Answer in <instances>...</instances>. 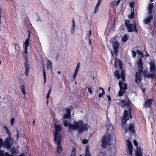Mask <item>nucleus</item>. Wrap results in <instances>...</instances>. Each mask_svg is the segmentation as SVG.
<instances>
[{
  "mask_svg": "<svg viewBox=\"0 0 156 156\" xmlns=\"http://www.w3.org/2000/svg\"><path fill=\"white\" fill-rule=\"evenodd\" d=\"M73 124L74 125H69V131L72 132L73 130L78 129V133L81 134L83 132L87 131L89 129V125L87 123L84 124L82 120H80L77 122L74 121Z\"/></svg>",
  "mask_w": 156,
  "mask_h": 156,
  "instance_id": "nucleus-1",
  "label": "nucleus"
},
{
  "mask_svg": "<svg viewBox=\"0 0 156 156\" xmlns=\"http://www.w3.org/2000/svg\"><path fill=\"white\" fill-rule=\"evenodd\" d=\"M137 65L140 69L138 70V71L136 73L135 81L136 83L139 85L141 83L142 78V73L143 69V62L141 58L139 59L137 62Z\"/></svg>",
  "mask_w": 156,
  "mask_h": 156,
  "instance_id": "nucleus-2",
  "label": "nucleus"
},
{
  "mask_svg": "<svg viewBox=\"0 0 156 156\" xmlns=\"http://www.w3.org/2000/svg\"><path fill=\"white\" fill-rule=\"evenodd\" d=\"M132 111V109L131 107L129 108L128 110H124L123 116L121 118L122 126V128H124L125 127V124L127 121L133 118L132 115L131 114Z\"/></svg>",
  "mask_w": 156,
  "mask_h": 156,
  "instance_id": "nucleus-3",
  "label": "nucleus"
},
{
  "mask_svg": "<svg viewBox=\"0 0 156 156\" xmlns=\"http://www.w3.org/2000/svg\"><path fill=\"white\" fill-rule=\"evenodd\" d=\"M119 44L118 41H115L113 42V48L114 53L116 56L115 58L114 65L116 67L118 66V60L116 57L118 55V52L119 51Z\"/></svg>",
  "mask_w": 156,
  "mask_h": 156,
  "instance_id": "nucleus-4",
  "label": "nucleus"
},
{
  "mask_svg": "<svg viewBox=\"0 0 156 156\" xmlns=\"http://www.w3.org/2000/svg\"><path fill=\"white\" fill-rule=\"evenodd\" d=\"M111 135L109 134L108 136L105 135L102 138L101 146L104 148H105L107 145H111Z\"/></svg>",
  "mask_w": 156,
  "mask_h": 156,
  "instance_id": "nucleus-5",
  "label": "nucleus"
},
{
  "mask_svg": "<svg viewBox=\"0 0 156 156\" xmlns=\"http://www.w3.org/2000/svg\"><path fill=\"white\" fill-rule=\"evenodd\" d=\"M119 85L120 90L119 92L118 95L119 96L121 97L126 92V90L127 89V84L126 83H124L123 82H121V80H120L119 81Z\"/></svg>",
  "mask_w": 156,
  "mask_h": 156,
  "instance_id": "nucleus-6",
  "label": "nucleus"
},
{
  "mask_svg": "<svg viewBox=\"0 0 156 156\" xmlns=\"http://www.w3.org/2000/svg\"><path fill=\"white\" fill-rule=\"evenodd\" d=\"M55 126V130L54 133V139H62V136L58 133L61 130V126L60 125L56 124Z\"/></svg>",
  "mask_w": 156,
  "mask_h": 156,
  "instance_id": "nucleus-7",
  "label": "nucleus"
},
{
  "mask_svg": "<svg viewBox=\"0 0 156 156\" xmlns=\"http://www.w3.org/2000/svg\"><path fill=\"white\" fill-rule=\"evenodd\" d=\"M54 140L55 144L57 145V152L58 154H60L63 151L61 145L62 139H55Z\"/></svg>",
  "mask_w": 156,
  "mask_h": 156,
  "instance_id": "nucleus-8",
  "label": "nucleus"
},
{
  "mask_svg": "<svg viewBox=\"0 0 156 156\" xmlns=\"http://www.w3.org/2000/svg\"><path fill=\"white\" fill-rule=\"evenodd\" d=\"M13 144V139L12 138H7L4 142V147L6 148L9 149Z\"/></svg>",
  "mask_w": 156,
  "mask_h": 156,
  "instance_id": "nucleus-9",
  "label": "nucleus"
},
{
  "mask_svg": "<svg viewBox=\"0 0 156 156\" xmlns=\"http://www.w3.org/2000/svg\"><path fill=\"white\" fill-rule=\"evenodd\" d=\"M73 109V107L72 106H70L69 107L66 108L64 109L66 112V113L63 116V119H69L71 117V112Z\"/></svg>",
  "mask_w": 156,
  "mask_h": 156,
  "instance_id": "nucleus-10",
  "label": "nucleus"
},
{
  "mask_svg": "<svg viewBox=\"0 0 156 156\" xmlns=\"http://www.w3.org/2000/svg\"><path fill=\"white\" fill-rule=\"evenodd\" d=\"M126 27L127 28L128 31L129 32L133 31L136 32L137 33H138V31L137 29V27L135 24L133 25L132 23L128 25Z\"/></svg>",
  "mask_w": 156,
  "mask_h": 156,
  "instance_id": "nucleus-11",
  "label": "nucleus"
},
{
  "mask_svg": "<svg viewBox=\"0 0 156 156\" xmlns=\"http://www.w3.org/2000/svg\"><path fill=\"white\" fill-rule=\"evenodd\" d=\"M26 62L24 63V67L25 68V74L26 76L28 77L29 72L30 66L28 64L27 58L26 57Z\"/></svg>",
  "mask_w": 156,
  "mask_h": 156,
  "instance_id": "nucleus-12",
  "label": "nucleus"
},
{
  "mask_svg": "<svg viewBox=\"0 0 156 156\" xmlns=\"http://www.w3.org/2000/svg\"><path fill=\"white\" fill-rule=\"evenodd\" d=\"M127 145L128 147V153L130 156L133 155V147L132 143L129 140H127Z\"/></svg>",
  "mask_w": 156,
  "mask_h": 156,
  "instance_id": "nucleus-13",
  "label": "nucleus"
},
{
  "mask_svg": "<svg viewBox=\"0 0 156 156\" xmlns=\"http://www.w3.org/2000/svg\"><path fill=\"white\" fill-rule=\"evenodd\" d=\"M128 101L127 102H126L125 99L121 101V102H120V103L121 104V106L122 107H125L126 106H127L128 108L129 107H130L129 106L130 101L129 99L128 98Z\"/></svg>",
  "mask_w": 156,
  "mask_h": 156,
  "instance_id": "nucleus-14",
  "label": "nucleus"
},
{
  "mask_svg": "<svg viewBox=\"0 0 156 156\" xmlns=\"http://www.w3.org/2000/svg\"><path fill=\"white\" fill-rule=\"evenodd\" d=\"M135 156H143L142 152L140 147H136L135 153Z\"/></svg>",
  "mask_w": 156,
  "mask_h": 156,
  "instance_id": "nucleus-15",
  "label": "nucleus"
},
{
  "mask_svg": "<svg viewBox=\"0 0 156 156\" xmlns=\"http://www.w3.org/2000/svg\"><path fill=\"white\" fill-rule=\"evenodd\" d=\"M153 100L152 99H149L145 101L144 104V107L145 108H150L152 105Z\"/></svg>",
  "mask_w": 156,
  "mask_h": 156,
  "instance_id": "nucleus-16",
  "label": "nucleus"
},
{
  "mask_svg": "<svg viewBox=\"0 0 156 156\" xmlns=\"http://www.w3.org/2000/svg\"><path fill=\"white\" fill-rule=\"evenodd\" d=\"M149 16L144 20V23L145 24H147L150 23L153 19V15L151 14H149Z\"/></svg>",
  "mask_w": 156,
  "mask_h": 156,
  "instance_id": "nucleus-17",
  "label": "nucleus"
},
{
  "mask_svg": "<svg viewBox=\"0 0 156 156\" xmlns=\"http://www.w3.org/2000/svg\"><path fill=\"white\" fill-rule=\"evenodd\" d=\"M150 70L151 73H154L156 71V67L154 62H151L150 63Z\"/></svg>",
  "mask_w": 156,
  "mask_h": 156,
  "instance_id": "nucleus-18",
  "label": "nucleus"
},
{
  "mask_svg": "<svg viewBox=\"0 0 156 156\" xmlns=\"http://www.w3.org/2000/svg\"><path fill=\"white\" fill-rule=\"evenodd\" d=\"M128 130L131 133H135V130L133 123H132L129 125L128 128Z\"/></svg>",
  "mask_w": 156,
  "mask_h": 156,
  "instance_id": "nucleus-19",
  "label": "nucleus"
},
{
  "mask_svg": "<svg viewBox=\"0 0 156 156\" xmlns=\"http://www.w3.org/2000/svg\"><path fill=\"white\" fill-rule=\"evenodd\" d=\"M153 3H150L149 4L148 8V11L149 14H151L152 13V9L154 7Z\"/></svg>",
  "mask_w": 156,
  "mask_h": 156,
  "instance_id": "nucleus-20",
  "label": "nucleus"
},
{
  "mask_svg": "<svg viewBox=\"0 0 156 156\" xmlns=\"http://www.w3.org/2000/svg\"><path fill=\"white\" fill-rule=\"evenodd\" d=\"M85 156H90L91 155L88 145H87L85 147Z\"/></svg>",
  "mask_w": 156,
  "mask_h": 156,
  "instance_id": "nucleus-21",
  "label": "nucleus"
},
{
  "mask_svg": "<svg viewBox=\"0 0 156 156\" xmlns=\"http://www.w3.org/2000/svg\"><path fill=\"white\" fill-rule=\"evenodd\" d=\"M3 128L5 129L6 133L8 134V137L7 138H11V134L10 133V130H9L8 128L5 125L3 126Z\"/></svg>",
  "mask_w": 156,
  "mask_h": 156,
  "instance_id": "nucleus-22",
  "label": "nucleus"
},
{
  "mask_svg": "<svg viewBox=\"0 0 156 156\" xmlns=\"http://www.w3.org/2000/svg\"><path fill=\"white\" fill-rule=\"evenodd\" d=\"M114 127L113 126L109 125L107 126V131L108 133H111L114 131Z\"/></svg>",
  "mask_w": 156,
  "mask_h": 156,
  "instance_id": "nucleus-23",
  "label": "nucleus"
},
{
  "mask_svg": "<svg viewBox=\"0 0 156 156\" xmlns=\"http://www.w3.org/2000/svg\"><path fill=\"white\" fill-rule=\"evenodd\" d=\"M20 90L22 93L24 95H26V92L25 90V87L24 84L21 85L20 87Z\"/></svg>",
  "mask_w": 156,
  "mask_h": 156,
  "instance_id": "nucleus-24",
  "label": "nucleus"
},
{
  "mask_svg": "<svg viewBox=\"0 0 156 156\" xmlns=\"http://www.w3.org/2000/svg\"><path fill=\"white\" fill-rule=\"evenodd\" d=\"M72 26L71 28V33L72 34H73L75 32V22L74 21V19L73 18L72 20Z\"/></svg>",
  "mask_w": 156,
  "mask_h": 156,
  "instance_id": "nucleus-25",
  "label": "nucleus"
},
{
  "mask_svg": "<svg viewBox=\"0 0 156 156\" xmlns=\"http://www.w3.org/2000/svg\"><path fill=\"white\" fill-rule=\"evenodd\" d=\"M43 76H44V84L46 81V73L45 72V69H44V65H43Z\"/></svg>",
  "mask_w": 156,
  "mask_h": 156,
  "instance_id": "nucleus-26",
  "label": "nucleus"
},
{
  "mask_svg": "<svg viewBox=\"0 0 156 156\" xmlns=\"http://www.w3.org/2000/svg\"><path fill=\"white\" fill-rule=\"evenodd\" d=\"M114 75L119 80L121 78V76L119 73V71L117 70H115V72Z\"/></svg>",
  "mask_w": 156,
  "mask_h": 156,
  "instance_id": "nucleus-27",
  "label": "nucleus"
},
{
  "mask_svg": "<svg viewBox=\"0 0 156 156\" xmlns=\"http://www.w3.org/2000/svg\"><path fill=\"white\" fill-rule=\"evenodd\" d=\"M76 148L73 147V150L71 152V154L70 156H76Z\"/></svg>",
  "mask_w": 156,
  "mask_h": 156,
  "instance_id": "nucleus-28",
  "label": "nucleus"
},
{
  "mask_svg": "<svg viewBox=\"0 0 156 156\" xmlns=\"http://www.w3.org/2000/svg\"><path fill=\"white\" fill-rule=\"evenodd\" d=\"M79 68H80V67L78 66H77L76 68V70H75V73H74V75L73 77V79L74 80H75V79H76V77L77 73L78 72L79 69Z\"/></svg>",
  "mask_w": 156,
  "mask_h": 156,
  "instance_id": "nucleus-29",
  "label": "nucleus"
},
{
  "mask_svg": "<svg viewBox=\"0 0 156 156\" xmlns=\"http://www.w3.org/2000/svg\"><path fill=\"white\" fill-rule=\"evenodd\" d=\"M30 40H29V39H26L25 42L23 44V47L28 48L29 46V42Z\"/></svg>",
  "mask_w": 156,
  "mask_h": 156,
  "instance_id": "nucleus-30",
  "label": "nucleus"
},
{
  "mask_svg": "<svg viewBox=\"0 0 156 156\" xmlns=\"http://www.w3.org/2000/svg\"><path fill=\"white\" fill-rule=\"evenodd\" d=\"M121 0H115L113 1V5L117 7L119 4Z\"/></svg>",
  "mask_w": 156,
  "mask_h": 156,
  "instance_id": "nucleus-31",
  "label": "nucleus"
},
{
  "mask_svg": "<svg viewBox=\"0 0 156 156\" xmlns=\"http://www.w3.org/2000/svg\"><path fill=\"white\" fill-rule=\"evenodd\" d=\"M100 4L97 3L95 7L94 11V14H95L96 12H98V8L100 6Z\"/></svg>",
  "mask_w": 156,
  "mask_h": 156,
  "instance_id": "nucleus-32",
  "label": "nucleus"
},
{
  "mask_svg": "<svg viewBox=\"0 0 156 156\" xmlns=\"http://www.w3.org/2000/svg\"><path fill=\"white\" fill-rule=\"evenodd\" d=\"M52 90V86H50V89L49 90L48 94H47L46 96V99H49L50 97V94L51 93V91Z\"/></svg>",
  "mask_w": 156,
  "mask_h": 156,
  "instance_id": "nucleus-33",
  "label": "nucleus"
},
{
  "mask_svg": "<svg viewBox=\"0 0 156 156\" xmlns=\"http://www.w3.org/2000/svg\"><path fill=\"white\" fill-rule=\"evenodd\" d=\"M155 76V75L154 74H148L147 75L146 78H147L148 79H150V78L153 79L154 77Z\"/></svg>",
  "mask_w": 156,
  "mask_h": 156,
  "instance_id": "nucleus-34",
  "label": "nucleus"
},
{
  "mask_svg": "<svg viewBox=\"0 0 156 156\" xmlns=\"http://www.w3.org/2000/svg\"><path fill=\"white\" fill-rule=\"evenodd\" d=\"M63 124L65 127L68 126V130L69 131V125L71 124L67 120H65Z\"/></svg>",
  "mask_w": 156,
  "mask_h": 156,
  "instance_id": "nucleus-35",
  "label": "nucleus"
},
{
  "mask_svg": "<svg viewBox=\"0 0 156 156\" xmlns=\"http://www.w3.org/2000/svg\"><path fill=\"white\" fill-rule=\"evenodd\" d=\"M128 39V36L127 35H125L122 38V41L124 42H126Z\"/></svg>",
  "mask_w": 156,
  "mask_h": 156,
  "instance_id": "nucleus-36",
  "label": "nucleus"
},
{
  "mask_svg": "<svg viewBox=\"0 0 156 156\" xmlns=\"http://www.w3.org/2000/svg\"><path fill=\"white\" fill-rule=\"evenodd\" d=\"M134 9L133 10V11L130 14L129 16V18L130 19H132L133 18L134 16Z\"/></svg>",
  "mask_w": 156,
  "mask_h": 156,
  "instance_id": "nucleus-37",
  "label": "nucleus"
},
{
  "mask_svg": "<svg viewBox=\"0 0 156 156\" xmlns=\"http://www.w3.org/2000/svg\"><path fill=\"white\" fill-rule=\"evenodd\" d=\"M119 64L120 69H122L123 68V64L122 61L120 59L118 60Z\"/></svg>",
  "mask_w": 156,
  "mask_h": 156,
  "instance_id": "nucleus-38",
  "label": "nucleus"
},
{
  "mask_svg": "<svg viewBox=\"0 0 156 156\" xmlns=\"http://www.w3.org/2000/svg\"><path fill=\"white\" fill-rule=\"evenodd\" d=\"M147 70H144V71H143L142 73L143 75L144 78H146V77L147 75Z\"/></svg>",
  "mask_w": 156,
  "mask_h": 156,
  "instance_id": "nucleus-39",
  "label": "nucleus"
},
{
  "mask_svg": "<svg viewBox=\"0 0 156 156\" xmlns=\"http://www.w3.org/2000/svg\"><path fill=\"white\" fill-rule=\"evenodd\" d=\"M3 146H4V142L3 139L0 137V148H2Z\"/></svg>",
  "mask_w": 156,
  "mask_h": 156,
  "instance_id": "nucleus-40",
  "label": "nucleus"
},
{
  "mask_svg": "<svg viewBox=\"0 0 156 156\" xmlns=\"http://www.w3.org/2000/svg\"><path fill=\"white\" fill-rule=\"evenodd\" d=\"M135 5V2H131L130 4H129V6L130 7L132 8L133 9V10L134 9V6Z\"/></svg>",
  "mask_w": 156,
  "mask_h": 156,
  "instance_id": "nucleus-41",
  "label": "nucleus"
},
{
  "mask_svg": "<svg viewBox=\"0 0 156 156\" xmlns=\"http://www.w3.org/2000/svg\"><path fill=\"white\" fill-rule=\"evenodd\" d=\"M125 26L127 27L128 25H129L130 24H129L130 21L129 20H125Z\"/></svg>",
  "mask_w": 156,
  "mask_h": 156,
  "instance_id": "nucleus-42",
  "label": "nucleus"
},
{
  "mask_svg": "<svg viewBox=\"0 0 156 156\" xmlns=\"http://www.w3.org/2000/svg\"><path fill=\"white\" fill-rule=\"evenodd\" d=\"M11 153L12 154H16V150L14 149H11Z\"/></svg>",
  "mask_w": 156,
  "mask_h": 156,
  "instance_id": "nucleus-43",
  "label": "nucleus"
},
{
  "mask_svg": "<svg viewBox=\"0 0 156 156\" xmlns=\"http://www.w3.org/2000/svg\"><path fill=\"white\" fill-rule=\"evenodd\" d=\"M136 52H137V54L139 55H141L142 56L143 55V52L142 51H140L139 50H137Z\"/></svg>",
  "mask_w": 156,
  "mask_h": 156,
  "instance_id": "nucleus-44",
  "label": "nucleus"
},
{
  "mask_svg": "<svg viewBox=\"0 0 156 156\" xmlns=\"http://www.w3.org/2000/svg\"><path fill=\"white\" fill-rule=\"evenodd\" d=\"M15 121V119L14 117L12 118L11 120V125L12 126L14 125V122Z\"/></svg>",
  "mask_w": 156,
  "mask_h": 156,
  "instance_id": "nucleus-45",
  "label": "nucleus"
},
{
  "mask_svg": "<svg viewBox=\"0 0 156 156\" xmlns=\"http://www.w3.org/2000/svg\"><path fill=\"white\" fill-rule=\"evenodd\" d=\"M105 94V91H102V93H100L98 94V97L99 98H101L103 95Z\"/></svg>",
  "mask_w": 156,
  "mask_h": 156,
  "instance_id": "nucleus-46",
  "label": "nucleus"
},
{
  "mask_svg": "<svg viewBox=\"0 0 156 156\" xmlns=\"http://www.w3.org/2000/svg\"><path fill=\"white\" fill-rule=\"evenodd\" d=\"M88 140L86 139H83L82 141V143L83 144H86L88 143Z\"/></svg>",
  "mask_w": 156,
  "mask_h": 156,
  "instance_id": "nucleus-47",
  "label": "nucleus"
},
{
  "mask_svg": "<svg viewBox=\"0 0 156 156\" xmlns=\"http://www.w3.org/2000/svg\"><path fill=\"white\" fill-rule=\"evenodd\" d=\"M132 56L133 58H135L136 56V53L135 51L132 50Z\"/></svg>",
  "mask_w": 156,
  "mask_h": 156,
  "instance_id": "nucleus-48",
  "label": "nucleus"
},
{
  "mask_svg": "<svg viewBox=\"0 0 156 156\" xmlns=\"http://www.w3.org/2000/svg\"><path fill=\"white\" fill-rule=\"evenodd\" d=\"M24 52L26 54V55L25 56V59H26V57L27 56V53L28 52L27 50L28 49V48H28L24 47Z\"/></svg>",
  "mask_w": 156,
  "mask_h": 156,
  "instance_id": "nucleus-49",
  "label": "nucleus"
},
{
  "mask_svg": "<svg viewBox=\"0 0 156 156\" xmlns=\"http://www.w3.org/2000/svg\"><path fill=\"white\" fill-rule=\"evenodd\" d=\"M98 156H105V153L102 151H100L98 154Z\"/></svg>",
  "mask_w": 156,
  "mask_h": 156,
  "instance_id": "nucleus-50",
  "label": "nucleus"
},
{
  "mask_svg": "<svg viewBox=\"0 0 156 156\" xmlns=\"http://www.w3.org/2000/svg\"><path fill=\"white\" fill-rule=\"evenodd\" d=\"M122 70L121 72V76H126L125 73V71L124 70H123V69H122Z\"/></svg>",
  "mask_w": 156,
  "mask_h": 156,
  "instance_id": "nucleus-51",
  "label": "nucleus"
},
{
  "mask_svg": "<svg viewBox=\"0 0 156 156\" xmlns=\"http://www.w3.org/2000/svg\"><path fill=\"white\" fill-rule=\"evenodd\" d=\"M52 65V63L51 61L49 60L48 62V66H49L50 67H51Z\"/></svg>",
  "mask_w": 156,
  "mask_h": 156,
  "instance_id": "nucleus-52",
  "label": "nucleus"
},
{
  "mask_svg": "<svg viewBox=\"0 0 156 156\" xmlns=\"http://www.w3.org/2000/svg\"><path fill=\"white\" fill-rule=\"evenodd\" d=\"M88 91L89 92L90 94H92V90H91V87H88Z\"/></svg>",
  "mask_w": 156,
  "mask_h": 156,
  "instance_id": "nucleus-53",
  "label": "nucleus"
},
{
  "mask_svg": "<svg viewBox=\"0 0 156 156\" xmlns=\"http://www.w3.org/2000/svg\"><path fill=\"white\" fill-rule=\"evenodd\" d=\"M133 143L134 145L135 146H137L138 145V143H137V141L136 140H134Z\"/></svg>",
  "mask_w": 156,
  "mask_h": 156,
  "instance_id": "nucleus-54",
  "label": "nucleus"
},
{
  "mask_svg": "<svg viewBox=\"0 0 156 156\" xmlns=\"http://www.w3.org/2000/svg\"><path fill=\"white\" fill-rule=\"evenodd\" d=\"M28 38L27 39H29V40H30V35H31V33L30 31H28Z\"/></svg>",
  "mask_w": 156,
  "mask_h": 156,
  "instance_id": "nucleus-55",
  "label": "nucleus"
},
{
  "mask_svg": "<svg viewBox=\"0 0 156 156\" xmlns=\"http://www.w3.org/2000/svg\"><path fill=\"white\" fill-rule=\"evenodd\" d=\"M125 76H121V78L122 80L124 82L125 81Z\"/></svg>",
  "mask_w": 156,
  "mask_h": 156,
  "instance_id": "nucleus-56",
  "label": "nucleus"
},
{
  "mask_svg": "<svg viewBox=\"0 0 156 156\" xmlns=\"http://www.w3.org/2000/svg\"><path fill=\"white\" fill-rule=\"evenodd\" d=\"M125 133H127V132L128 130V128H127V127L126 126H125V127L124 128H125Z\"/></svg>",
  "mask_w": 156,
  "mask_h": 156,
  "instance_id": "nucleus-57",
  "label": "nucleus"
},
{
  "mask_svg": "<svg viewBox=\"0 0 156 156\" xmlns=\"http://www.w3.org/2000/svg\"><path fill=\"white\" fill-rule=\"evenodd\" d=\"M107 97L108 98V99L109 101H111V98L110 95H108L107 94Z\"/></svg>",
  "mask_w": 156,
  "mask_h": 156,
  "instance_id": "nucleus-58",
  "label": "nucleus"
},
{
  "mask_svg": "<svg viewBox=\"0 0 156 156\" xmlns=\"http://www.w3.org/2000/svg\"><path fill=\"white\" fill-rule=\"evenodd\" d=\"M14 46H15V49H16V47H19V45L17 43H15L14 44Z\"/></svg>",
  "mask_w": 156,
  "mask_h": 156,
  "instance_id": "nucleus-59",
  "label": "nucleus"
},
{
  "mask_svg": "<svg viewBox=\"0 0 156 156\" xmlns=\"http://www.w3.org/2000/svg\"><path fill=\"white\" fill-rule=\"evenodd\" d=\"M92 43V42H91V39H89V45H90V44H91Z\"/></svg>",
  "mask_w": 156,
  "mask_h": 156,
  "instance_id": "nucleus-60",
  "label": "nucleus"
},
{
  "mask_svg": "<svg viewBox=\"0 0 156 156\" xmlns=\"http://www.w3.org/2000/svg\"><path fill=\"white\" fill-rule=\"evenodd\" d=\"M99 89L100 90H102V91H103V90L104 91V90L103 89V88H102L101 87H99Z\"/></svg>",
  "mask_w": 156,
  "mask_h": 156,
  "instance_id": "nucleus-61",
  "label": "nucleus"
},
{
  "mask_svg": "<svg viewBox=\"0 0 156 156\" xmlns=\"http://www.w3.org/2000/svg\"><path fill=\"white\" fill-rule=\"evenodd\" d=\"M91 34V30H90V31H89V37H90V36Z\"/></svg>",
  "mask_w": 156,
  "mask_h": 156,
  "instance_id": "nucleus-62",
  "label": "nucleus"
},
{
  "mask_svg": "<svg viewBox=\"0 0 156 156\" xmlns=\"http://www.w3.org/2000/svg\"><path fill=\"white\" fill-rule=\"evenodd\" d=\"M102 0H98V3H99L100 4H101Z\"/></svg>",
  "mask_w": 156,
  "mask_h": 156,
  "instance_id": "nucleus-63",
  "label": "nucleus"
},
{
  "mask_svg": "<svg viewBox=\"0 0 156 156\" xmlns=\"http://www.w3.org/2000/svg\"><path fill=\"white\" fill-rule=\"evenodd\" d=\"M146 89L145 88H143L142 89V91L143 92H144L145 91Z\"/></svg>",
  "mask_w": 156,
  "mask_h": 156,
  "instance_id": "nucleus-64",
  "label": "nucleus"
}]
</instances>
